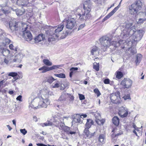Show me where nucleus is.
Returning <instances> with one entry per match:
<instances>
[{"mask_svg": "<svg viewBox=\"0 0 146 146\" xmlns=\"http://www.w3.org/2000/svg\"><path fill=\"white\" fill-rule=\"evenodd\" d=\"M64 24L65 25L66 28L71 29L76 25V22L73 18L65 19L62 23L59 25L50 27L49 29L47 32V34L49 35L48 40V41H53L59 37L60 33L63 30L64 27Z\"/></svg>", "mask_w": 146, "mask_h": 146, "instance_id": "obj_1", "label": "nucleus"}, {"mask_svg": "<svg viewBox=\"0 0 146 146\" xmlns=\"http://www.w3.org/2000/svg\"><path fill=\"white\" fill-rule=\"evenodd\" d=\"M43 95L40 98L36 97L34 98L30 104L29 107L36 109L42 108H46L50 103V101L47 98L48 95H51L50 92L46 89L43 91Z\"/></svg>", "mask_w": 146, "mask_h": 146, "instance_id": "obj_2", "label": "nucleus"}, {"mask_svg": "<svg viewBox=\"0 0 146 146\" xmlns=\"http://www.w3.org/2000/svg\"><path fill=\"white\" fill-rule=\"evenodd\" d=\"M143 6L142 2L140 0H137L131 5H129L127 7V11L131 15H134L139 14L141 17L144 18L146 17V11H139Z\"/></svg>", "mask_w": 146, "mask_h": 146, "instance_id": "obj_3", "label": "nucleus"}, {"mask_svg": "<svg viewBox=\"0 0 146 146\" xmlns=\"http://www.w3.org/2000/svg\"><path fill=\"white\" fill-rule=\"evenodd\" d=\"M92 3L90 0L85 1L84 3V12L77 13V17L80 21H86L89 20L91 17L90 12L91 11Z\"/></svg>", "mask_w": 146, "mask_h": 146, "instance_id": "obj_4", "label": "nucleus"}, {"mask_svg": "<svg viewBox=\"0 0 146 146\" xmlns=\"http://www.w3.org/2000/svg\"><path fill=\"white\" fill-rule=\"evenodd\" d=\"M126 27L127 28V31L129 35H134L133 36V41L132 43L133 44L135 42L137 44V42L140 40L144 34V32L143 30H139L136 31V29L134 27L130 28L129 25L127 24L126 26Z\"/></svg>", "mask_w": 146, "mask_h": 146, "instance_id": "obj_5", "label": "nucleus"}, {"mask_svg": "<svg viewBox=\"0 0 146 146\" xmlns=\"http://www.w3.org/2000/svg\"><path fill=\"white\" fill-rule=\"evenodd\" d=\"M20 22H16L14 21H11L9 23V28L12 32L16 33H21V31L23 29V25Z\"/></svg>", "mask_w": 146, "mask_h": 146, "instance_id": "obj_6", "label": "nucleus"}, {"mask_svg": "<svg viewBox=\"0 0 146 146\" xmlns=\"http://www.w3.org/2000/svg\"><path fill=\"white\" fill-rule=\"evenodd\" d=\"M110 98L111 102L114 104H119L121 102L120 93L119 92L111 94Z\"/></svg>", "mask_w": 146, "mask_h": 146, "instance_id": "obj_7", "label": "nucleus"}, {"mask_svg": "<svg viewBox=\"0 0 146 146\" xmlns=\"http://www.w3.org/2000/svg\"><path fill=\"white\" fill-rule=\"evenodd\" d=\"M23 26V28L24 27V29L23 28L21 33L23 32V36L26 40L30 41L32 39V35L29 31L27 30V27L26 25L24 24Z\"/></svg>", "mask_w": 146, "mask_h": 146, "instance_id": "obj_8", "label": "nucleus"}, {"mask_svg": "<svg viewBox=\"0 0 146 146\" xmlns=\"http://www.w3.org/2000/svg\"><path fill=\"white\" fill-rule=\"evenodd\" d=\"M111 40V39L109 37L106 36H103L99 39L102 47L103 46L106 48L110 46Z\"/></svg>", "mask_w": 146, "mask_h": 146, "instance_id": "obj_9", "label": "nucleus"}, {"mask_svg": "<svg viewBox=\"0 0 146 146\" xmlns=\"http://www.w3.org/2000/svg\"><path fill=\"white\" fill-rule=\"evenodd\" d=\"M132 82L129 79L124 78L120 83V85L124 88H130L132 84Z\"/></svg>", "mask_w": 146, "mask_h": 146, "instance_id": "obj_10", "label": "nucleus"}, {"mask_svg": "<svg viewBox=\"0 0 146 146\" xmlns=\"http://www.w3.org/2000/svg\"><path fill=\"white\" fill-rule=\"evenodd\" d=\"M62 116V115L60 114L57 113L55 116L54 117L53 122L56 123L55 126L58 127L60 123L63 122L64 118V117H61ZM66 118L65 117V118Z\"/></svg>", "mask_w": 146, "mask_h": 146, "instance_id": "obj_11", "label": "nucleus"}, {"mask_svg": "<svg viewBox=\"0 0 146 146\" xmlns=\"http://www.w3.org/2000/svg\"><path fill=\"white\" fill-rule=\"evenodd\" d=\"M118 113L121 117H125L127 115L128 110L126 108L121 107L119 108Z\"/></svg>", "mask_w": 146, "mask_h": 146, "instance_id": "obj_12", "label": "nucleus"}, {"mask_svg": "<svg viewBox=\"0 0 146 146\" xmlns=\"http://www.w3.org/2000/svg\"><path fill=\"white\" fill-rule=\"evenodd\" d=\"M119 7V5L104 18L102 21V22H104L108 19L118 10Z\"/></svg>", "mask_w": 146, "mask_h": 146, "instance_id": "obj_13", "label": "nucleus"}, {"mask_svg": "<svg viewBox=\"0 0 146 146\" xmlns=\"http://www.w3.org/2000/svg\"><path fill=\"white\" fill-rule=\"evenodd\" d=\"M24 56L21 53H19L15 54L14 58L13 59V61L14 62L20 63Z\"/></svg>", "mask_w": 146, "mask_h": 146, "instance_id": "obj_14", "label": "nucleus"}, {"mask_svg": "<svg viewBox=\"0 0 146 146\" xmlns=\"http://www.w3.org/2000/svg\"><path fill=\"white\" fill-rule=\"evenodd\" d=\"M59 125H60V127L59 128L60 129L64 131L65 132H66L67 134L69 132V131L70 130V127L65 126L64 122L60 123Z\"/></svg>", "mask_w": 146, "mask_h": 146, "instance_id": "obj_15", "label": "nucleus"}, {"mask_svg": "<svg viewBox=\"0 0 146 146\" xmlns=\"http://www.w3.org/2000/svg\"><path fill=\"white\" fill-rule=\"evenodd\" d=\"M45 36L44 35L42 34H40L35 38V43H38L43 40Z\"/></svg>", "mask_w": 146, "mask_h": 146, "instance_id": "obj_16", "label": "nucleus"}, {"mask_svg": "<svg viewBox=\"0 0 146 146\" xmlns=\"http://www.w3.org/2000/svg\"><path fill=\"white\" fill-rule=\"evenodd\" d=\"M8 12V11L6 10L5 9L3 8L0 9V13L2 12L4 14H6ZM5 15L2 14H0V20L2 21H4Z\"/></svg>", "mask_w": 146, "mask_h": 146, "instance_id": "obj_17", "label": "nucleus"}, {"mask_svg": "<svg viewBox=\"0 0 146 146\" xmlns=\"http://www.w3.org/2000/svg\"><path fill=\"white\" fill-rule=\"evenodd\" d=\"M0 51L4 56H8L10 53V51L8 49L0 48Z\"/></svg>", "mask_w": 146, "mask_h": 146, "instance_id": "obj_18", "label": "nucleus"}, {"mask_svg": "<svg viewBox=\"0 0 146 146\" xmlns=\"http://www.w3.org/2000/svg\"><path fill=\"white\" fill-rule=\"evenodd\" d=\"M100 50L99 48L96 46H94L91 48V54L92 55H94L96 52H98Z\"/></svg>", "mask_w": 146, "mask_h": 146, "instance_id": "obj_19", "label": "nucleus"}, {"mask_svg": "<svg viewBox=\"0 0 146 146\" xmlns=\"http://www.w3.org/2000/svg\"><path fill=\"white\" fill-rule=\"evenodd\" d=\"M81 116L79 114H77L73 116V121L76 123H80L81 122Z\"/></svg>", "mask_w": 146, "mask_h": 146, "instance_id": "obj_20", "label": "nucleus"}, {"mask_svg": "<svg viewBox=\"0 0 146 146\" xmlns=\"http://www.w3.org/2000/svg\"><path fill=\"white\" fill-rule=\"evenodd\" d=\"M113 123L116 126L118 125L119 123V120L118 117L117 116L114 117L112 119Z\"/></svg>", "mask_w": 146, "mask_h": 146, "instance_id": "obj_21", "label": "nucleus"}, {"mask_svg": "<svg viewBox=\"0 0 146 146\" xmlns=\"http://www.w3.org/2000/svg\"><path fill=\"white\" fill-rule=\"evenodd\" d=\"M94 124V122L93 120L90 119H87V122L86 124V127L90 128L91 125Z\"/></svg>", "mask_w": 146, "mask_h": 146, "instance_id": "obj_22", "label": "nucleus"}, {"mask_svg": "<svg viewBox=\"0 0 146 146\" xmlns=\"http://www.w3.org/2000/svg\"><path fill=\"white\" fill-rule=\"evenodd\" d=\"M53 124L52 122L49 120H47L46 122L44 123H41L40 124V125L42 127L47 126H52Z\"/></svg>", "mask_w": 146, "mask_h": 146, "instance_id": "obj_23", "label": "nucleus"}, {"mask_svg": "<svg viewBox=\"0 0 146 146\" xmlns=\"http://www.w3.org/2000/svg\"><path fill=\"white\" fill-rule=\"evenodd\" d=\"M39 70H42V73H44L46 72L50 71L49 67L46 66H44L39 68Z\"/></svg>", "mask_w": 146, "mask_h": 146, "instance_id": "obj_24", "label": "nucleus"}, {"mask_svg": "<svg viewBox=\"0 0 146 146\" xmlns=\"http://www.w3.org/2000/svg\"><path fill=\"white\" fill-rule=\"evenodd\" d=\"M142 57V55L140 54H138L137 55V58L135 60L136 64H139L141 60Z\"/></svg>", "mask_w": 146, "mask_h": 146, "instance_id": "obj_25", "label": "nucleus"}, {"mask_svg": "<svg viewBox=\"0 0 146 146\" xmlns=\"http://www.w3.org/2000/svg\"><path fill=\"white\" fill-rule=\"evenodd\" d=\"M44 63L46 66H51L52 65V63L48 59H44L43 60Z\"/></svg>", "mask_w": 146, "mask_h": 146, "instance_id": "obj_26", "label": "nucleus"}, {"mask_svg": "<svg viewBox=\"0 0 146 146\" xmlns=\"http://www.w3.org/2000/svg\"><path fill=\"white\" fill-rule=\"evenodd\" d=\"M116 78L118 79H120L123 76V74L121 72L118 71L116 72Z\"/></svg>", "mask_w": 146, "mask_h": 146, "instance_id": "obj_27", "label": "nucleus"}, {"mask_svg": "<svg viewBox=\"0 0 146 146\" xmlns=\"http://www.w3.org/2000/svg\"><path fill=\"white\" fill-rule=\"evenodd\" d=\"M62 65H53L51 67H49L50 70V71L59 68L60 67H62Z\"/></svg>", "mask_w": 146, "mask_h": 146, "instance_id": "obj_28", "label": "nucleus"}, {"mask_svg": "<svg viewBox=\"0 0 146 146\" xmlns=\"http://www.w3.org/2000/svg\"><path fill=\"white\" fill-rule=\"evenodd\" d=\"M47 82L50 84L52 83L55 79L52 77L49 76L46 77Z\"/></svg>", "mask_w": 146, "mask_h": 146, "instance_id": "obj_29", "label": "nucleus"}, {"mask_svg": "<svg viewBox=\"0 0 146 146\" xmlns=\"http://www.w3.org/2000/svg\"><path fill=\"white\" fill-rule=\"evenodd\" d=\"M66 95L65 94H62L60 96L58 99V101H65L66 100Z\"/></svg>", "mask_w": 146, "mask_h": 146, "instance_id": "obj_30", "label": "nucleus"}, {"mask_svg": "<svg viewBox=\"0 0 146 146\" xmlns=\"http://www.w3.org/2000/svg\"><path fill=\"white\" fill-rule=\"evenodd\" d=\"M54 75L57 77H58L59 78H66V76L65 74L63 73H61L60 74H54Z\"/></svg>", "mask_w": 146, "mask_h": 146, "instance_id": "obj_31", "label": "nucleus"}, {"mask_svg": "<svg viewBox=\"0 0 146 146\" xmlns=\"http://www.w3.org/2000/svg\"><path fill=\"white\" fill-rule=\"evenodd\" d=\"M24 11L22 10L17 9V10L16 11V15L18 16L24 14Z\"/></svg>", "mask_w": 146, "mask_h": 146, "instance_id": "obj_32", "label": "nucleus"}, {"mask_svg": "<svg viewBox=\"0 0 146 146\" xmlns=\"http://www.w3.org/2000/svg\"><path fill=\"white\" fill-rule=\"evenodd\" d=\"M93 68L97 71H98L99 69V63H94L93 64Z\"/></svg>", "mask_w": 146, "mask_h": 146, "instance_id": "obj_33", "label": "nucleus"}, {"mask_svg": "<svg viewBox=\"0 0 146 146\" xmlns=\"http://www.w3.org/2000/svg\"><path fill=\"white\" fill-rule=\"evenodd\" d=\"M69 102L68 104H72L73 103V101L74 100V97L72 95H70L69 97Z\"/></svg>", "mask_w": 146, "mask_h": 146, "instance_id": "obj_34", "label": "nucleus"}, {"mask_svg": "<svg viewBox=\"0 0 146 146\" xmlns=\"http://www.w3.org/2000/svg\"><path fill=\"white\" fill-rule=\"evenodd\" d=\"M104 121H105L103 119L100 120L99 119H98L96 120V123L98 125H103L104 123Z\"/></svg>", "mask_w": 146, "mask_h": 146, "instance_id": "obj_35", "label": "nucleus"}, {"mask_svg": "<svg viewBox=\"0 0 146 146\" xmlns=\"http://www.w3.org/2000/svg\"><path fill=\"white\" fill-rule=\"evenodd\" d=\"M98 139L99 142L101 143L103 142L104 139V135L103 134L100 135Z\"/></svg>", "mask_w": 146, "mask_h": 146, "instance_id": "obj_36", "label": "nucleus"}, {"mask_svg": "<svg viewBox=\"0 0 146 146\" xmlns=\"http://www.w3.org/2000/svg\"><path fill=\"white\" fill-rule=\"evenodd\" d=\"M89 128H88L87 127H86L85 128L84 130V133H85V134L88 137V136H89V134H90V131L88 129Z\"/></svg>", "mask_w": 146, "mask_h": 146, "instance_id": "obj_37", "label": "nucleus"}, {"mask_svg": "<svg viewBox=\"0 0 146 146\" xmlns=\"http://www.w3.org/2000/svg\"><path fill=\"white\" fill-rule=\"evenodd\" d=\"M11 41V40L7 38H5L4 40V43L5 44H9Z\"/></svg>", "mask_w": 146, "mask_h": 146, "instance_id": "obj_38", "label": "nucleus"}, {"mask_svg": "<svg viewBox=\"0 0 146 146\" xmlns=\"http://www.w3.org/2000/svg\"><path fill=\"white\" fill-rule=\"evenodd\" d=\"M94 92L97 94V97L99 96L101 94L100 91L98 89H95L94 90Z\"/></svg>", "mask_w": 146, "mask_h": 146, "instance_id": "obj_39", "label": "nucleus"}, {"mask_svg": "<svg viewBox=\"0 0 146 146\" xmlns=\"http://www.w3.org/2000/svg\"><path fill=\"white\" fill-rule=\"evenodd\" d=\"M17 73L14 72H10L8 74V75L12 77H14L17 76Z\"/></svg>", "mask_w": 146, "mask_h": 146, "instance_id": "obj_40", "label": "nucleus"}, {"mask_svg": "<svg viewBox=\"0 0 146 146\" xmlns=\"http://www.w3.org/2000/svg\"><path fill=\"white\" fill-rule=\"evenodd\" d=\"M146 20V19L145 17V18H140L139 19L138 23H142Z\"/></svg>", "mask_w": 146, "mask_h": 146, "instance_id": "obj_41", "label": "nucleus"}, {"mask_svg": "<svg viewBox=\"0 0 146 146\" xmlns=\"http://www.w3.org/2000/svg\"><path fill=\"white\" fill-rule=\"evenodd\" d=\"M128 41L129 42L128 40H120L118 42V43L119 44H124L125 42H127Z\"/></svg>", "mask_w": 146, "mask_h": 146, "instance_id": "obj_42", "label": "nucleus"}, {"mask_svg": "<svg viewBox=\"0 0 146 146\" xmlns=\"http://www.w3.org/2000/svg\"><path fill=\"white\" fill-rule=\"evenodd\" d=\"M9 47L11 49L15 50V51H17V48H14L13 45L12 44H11L9 45Z\"/></svg>", "mask_w": 146, "mask_h": 146, "instance_id": "obj_43", "label": "nucleus"}, {"mask_svg": "<svg viewBox=\"0 0 146 146\" xmlns=\"http://www.w3.org/2000/svg\"><path fill=\"white\" fill-rule=\"evenodd\" d=\"M67 35L68 33L66 32L65 33H63L62 34V35L60 36V38L61 39L65 38Z\"/></svg>", "mask_w": 146, "mask_h": 146, "instance_id": "obj_44", "label": "nucleus"}, {"mask_svg": "<svg viewBox=\"0 0 146 146\" xmlns=\"http://www.w3.org/2000/svg\"><path fill=\"white\" fill-rule=\"evenodd\" d=\"M20 132L22 133L23 135H25L27 133V131L25 129H21L20 130Z\"/></svg>", "mask_w": 146, "mask_h": 146, "instance_id": "obj_45", "label": "nucleus"}, {"mask_svg": "<svg viewBox=\"0 0 146 146\" xmlns=\"http://www.w3.org/2000/svg\"><path fill=\"white\" fill-rule=\"evenodd\" d=\"M85 26V24L84 23L80 25L78 28V30H79L82 29Z\"/></svg>", "mask_w": 146, "mask_h": 146, "instance_id": "obj_46", "label": "nucleus"}, {"mask_svg": "<svg viewBox=\"0 0 146 146\" xmlns=\"http://www.w3.org/2000/svg\"><path fill=\"white\" fill-rule=\"evenodd\" d=\"M78 95L79 96V98L80 100H82L85 99V97L83 95L79 94Z\"/></svg>", "mask_w": 146, "mask_h": 146, "instance_id": "obj_47", "label": "nucleus"}, {"mask_svg": "<svg viewBox=\"0 0 146 146\" xmlns=\"http://www.w3.org/2000/svg\"><path fill=\"white\" fill-rule=\"evenodd\" d=\"M22 5H26L28 3V1L27 0H22Z\"/></svg>", "mask_w": 146, "mask_h": 146, "instance_id": "obj_48", "label": "nucleus"}, {"mask_svg": "<svg viewBox=\"0 0 146 146\" xmlns=\"http://www.w3.org/2000/svg\"><path fill=\"white\" fill-rule=\"evenodd\" d=\"M124 99L125 100L127 99H130L131 98L129 95H125L123 97Z\"/></svg>", "mask_w": 146, "mask_h": 146, "instance_id": "obj_49", "label": "nucleus"}, {"mask_svg": "<svg viewBox=\"0 0 146 146\" xmlns=\"http://www.w3.org/2000/svg\"><path fill=\"white\" fill-rule=\"evenodd\" d=\"M78 69V68L77 67H72L71 68L70 70V71L73 72L74 71L77 70Z\"/></svg>", "mask_w": 146, "mask_h": 146, "instance_id": "obj_50", "label": "nucleus"}, {"mask_svg": "<svg viewBox=\"0 0 146 146\" xmlns=\"http://www.w3.org/2000/svg\"><path fill=\"white\" fill-rule=\"evenodd\" d=\"M136 50L135 48H133L131 50V52L133 54L136 53Z\"/></svg>", "mask_w": 146, "mask_h": 146, "instance_id": "obj_51", "label": "nucleus"}, {"mask_svg": "<svg viewBox=\"0 0 146 146\" xmlns=\"http://www.w3.org/2000/svg\"><path fill=\"white\" fill-rule=\"evenodd\" d=\"M110 80L108 79H106L104 80V83L105 84H108L109 83Z\"/></svg>", "mask_w": 146, "mask_h": 146, "instance_id": "obj_52", "label": "nucleus"}, {"mask_svg": "<svg viewBox=\"0 0 146 146\" xmlns=\"http://www.w3.org/2000/svg\"><path fill=\"white\" fill-rule=\"evenodd\" d=\"M22 96L21 95H19V96H18L17 98H16V99L17 100H19L20 101H22V100H21Z\"/></svg>", "mask_w": 146, "mask_h": 146, "instance_id": "obj_53", "label": "nucleus"}, {"mask_svg": "<svg viewBox=\"0 0 146 146\" xmlns=\"http://www.w3.org/2000/svg\"><path fill=\"white\" fill-rule=\"evenodd\" d=\"M11 1L14 3L17 4L18 1L20 2L21 0H11Z\"/></svg>", "mask_w": 146, "mask_h": 146, "instance_id": "obj_54", "label": "nucleus"}, {"mask_svg": "<svg viewBox=\"0 0 146 146\" xmlns=\"http://www.w3.org/2000/svg\"><path fill=\"white\" fill-rule=\"evenodd\" d=\"M95 133V132L91 133H90V134H89V136L88 137H89V138L92 137L94 135Z\"/></svg>", "mask_w": 146, "mask_h": 146, "instance_id": "obj_55", "label": "nucleus"}, {"mask_svg": "<svg viewBox=\"0 0 146 146\" xmlns=\"http://www.w3.org/2000/svg\"><path fill=\"white\" fill-rule=\"evenodd\" d=\"M4 33L3 32V31L1 29L0 30V38L2 37V36L4 34Z\"/></svg>", "mask_w": 146, "mask_h": 146, "instance_id": "obj_56", "label": "nucleus"}, {"mask_svg": "<svg viewBox=\"0 0 146 146\" xmlns=\"http://www.w3.org/2000/svg\"><path fill=\"white\" fill-rule=\"evenodd\" d=\"M59 86V85L58 83H56L54 85V86H53V88H58Z\"/></svg>", "mask_w": 146, "mask_h": 146, "instance_id": "obj_57", "label": "nucleus"}, {"mask_svg": "<svg viewBox=\"0 0 146 146\" xmlns=\"http://www.w3.org/2000/svg\"><path fill=\"white\" fill-rule=\"evenodd\" d=\"M69 132L67 133V134H75L76 133V132L75 131H70V130L69 131Z\"/></svg>", "mask_w": 146, "mask_h": 146, "instance_id": "obj_58", "label": "nucleus"}, {"mask_svg": "<svg viewBox=\"0 0 146 146\" xmlns=\"http://www.w3.org/2000/svg\"><path fill=\"white\" fill-rule=\"evenodd\" d=\"M3 62L5 63H6V64H8V63H9V61L7 60V59H6V58H5L4 59V60H3Z\"/></svg>", "mask_w": 146, "mask_h": 146, "instance_id": "obj_59", "label": "nucleus"}, {"mask_svg": "<svg viewBox=\"0 0 146 146\" xmlns=\"http://www.w3.org/2000/svg\"><path fill=\"white\" fill-rule=\"evenodd\" d=\"M7 126L9 129V131H11L12 129V128L9 125H7Z\"/></svg>", "mask_w": 146, "mask_h": 146, "instance_id": "obj_60", "label": "nucleus"}, {"mask_svg": "<svg viewBox=\"0 0 146 146\" xmlns=\"http://www.w3.org/2000/svg\"><path fill=\"white\" fill-rule=\"evenodd\" d=\"M80 116H81V118H82V117H81L82 116H83V117L85 118L87 117V115L86 114H82L81 115H80Z\"/></svg>", "mask_w": 146, "mask_h": 146, "instance_id": "obj_61", "label": "nucleus"}, {"mask_svg": "<svg viewBox=\"0 0 146 146\" xmlns=\"http://www.w3.org/2000/svg\"><path fill=\"white\" fill-rule=\"evenodd\" d=\"M133 132L137 136H138V137H139V136H138V135H137V133L136 131L135 130H133Z\"/></svg>", "mask_w": 146, "mask_h": 146, "instance_id": "obj_62", "label": "nucleus"}, {"mask_svg": "<svg viewBox=\"0 0 146 146\" xmlns=\"http://www.w3.org/2000/svg\"><path fill=\"white\" fill-rule=\"evenodd\" d=\"M73 72L72 71H70V78H71L72 76V75H73Z\"/></svg>", "mask_w": 146, "mask_h": 146, "instance_id": "obj_63", "label": "nucleus"}, {"mask_svg": "<svg viewBox=\"0 0 146 146\" xmlns=\"http://www.w3.org/2000/svg\"><path fill=\"white\" fill-rule=\"evenodd\" d=\"M13 124L15 126H16V121L14 119L12 121Z\"/></svg>", "mask_w": 146, "mask_h": 146, "instance_id": "obj_64", "label": "nucleus"}]
</instances>
